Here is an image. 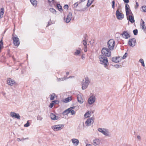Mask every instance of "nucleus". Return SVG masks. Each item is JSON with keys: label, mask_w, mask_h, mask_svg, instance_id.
Listing matches in <instances>:
<instances>
[{"label": "nucleus", "mask_w": 146, "mask_h": 146, "mask_svg": "<svg viewBox=\"0 0 146 146\" xmlns=\"http://www.w3.org/2000/svg\"><path fill=\"white\" fill-rule=\"evenodd\" d=\"M120 58V57L119 56L113 57L112 58L111 61L113 62L116 63H118L120 62V61L119 60H117V59Z\"/></svg>", "instance_id": "nucleus-21"}, {"label": "nucleus", "mask_w": 146, "mask_h": 146, "mask_svg": "<svg viewBox=\"0 0 146 146\" xmlns=\"http://www.w3.org/2000/svg\"><path fill=\"white\" fill-rule=\"evenodd\" d=\"M17 140L18 141H21V139L20 138H17Z\"/></svg>", "instance_id": "nucleus-59"}, {"label": "nucleus", "mask_w": 146, "mask_h": 146, "mask_svg": "<svg viewBox=\"0 0 146 146\" xmlns=\"http://www.w3.org/2000/svg\"><path fill=\"white\" fill-rule=\"evenodd\" d=\"M96 98L95 96H92L89 98L88 100V103L90 105L92 104L95 101Z\"/></svg>", "instance_id": "nucleus-14"}, {"label": "nucleus", "mask_w": 146, "mask_h": 146, "mask_svg": "<svg viewBox=\"0 0 146 146\" xmlns=\"http://www.w3.org/2000/svg\"><path fill=\"white\" fill-rule=\"evenodd\" d=\"M4 12V8H1L0 9V19H1L3 17Z\"/></svg>", "instance_id": "nucleus-24"}, {"label": "nucleus", "mask_w": 146, "mask_h": 146, "mask_svg": "<svg viewBox=\"0 0 146 146\" xmlns=\"http://www.w3.org/2000/svg\"><path fill=\"white\" fill-rule=\"evenodd\" d=\"M85 80L84 82V80H83L82 84V90H85L88 87L90 82L89 79L88 77H86L85 78Z\"/></svg>", "instance_id": "nucleus-3"}, {"label": "nucleus", "mask_w": 146, "mask_h": 146, "mask_svg": "<svg viewBox=\"0 0 146 146\" xmlns=\"http://www.w3.org/2000/svg\"><path fill=\"white\" fill-rule=\"evenodd\" d=\"M57 7L58 9L60 12H62L63 11L62 7L60 4H57Z\"/></svg>", "instance_id": "nucleus-26"}, {"label": "nucleus", "mask_w": 146, "mask_h": 146, "mask_svg": "<svg viewBox=\"0 0 146 146\" xmlns=\"http://www.w3.org/2000/svg\"><path fill=\"white\" fill-rule=\"evenodd\" d=\"M29 125L30 123L29 122V121H27V123L24 125V126L25 127H29Z\"/></svg>", "instance_id": "nucleus-40"}, {"label": "nucleus", "mask_w": 146, "mask_h": 146, "mask_svg": "<svg viewBox=\"0 0 146 146\" xmlns=\"http://www.w3.org/2000/svg\"><path fill=\"white\" fill-rule=\"evenodd\" d=\"M91 113L89 111H88L86 112L85 114L84 115V117L86 118H88L90 117V113Z\"/></svg>", "instance_id": "nucleus-29"}, {"label": "nucleus", "mask_w": 146, "mask_h": 146, "mask_svg": "<svg viewBox=\"0 0 146 146\" xmlns=\"http://www.w3.org/2000/svg\"><path fill=\"white\" fill-rule=\"evenodd\" d=\"M69 113H70L72 115H73L75 114L76 112L73 110H69Z\"/></svg>", "instance_id": "nucleus-38"}, {"label": "nucleus", "mask_w": 146, "mask_h": 146, "mask_svg": "<svg viewBox=\"0 0 146 146\" xmlns=\"http://www.w3.org/2000/svg\"><path fill=\"white\" fill-rule=\"evenodd\" d=\"M80 50H76V52H74V55H78L80 53Z\"/></svg>", "instance_id": "nucleus-33"}, {"label": "nucleus", "mask_w": 146, "mask_h": 146, "mask_svg": "<svg viewBox=\"0 0 146 146\" xmlns=\"http://www.w3.org/2000/svg\"><path fill=\"white\" fill-rule=\"evenodd\" d=\"M50 21H51V19H50V21L48 22V23L46 25V27H48L49 25H51L52 23H50Z\"/></svg>", "instance_id": "nucleus-52"}, {"label": "nucleus", "mask_w": 146, "mask_h": 146, "mask_svg": "<svg viewBox=\"0 0 146 146\" xmlns=\"http://www.w3.org/2000/svg\"><path fill=\"white\" fill-rule=\"evenodd\" d=\"M123 37L125 39H127L130 37V35L127 32V31H124L121 34Z\"/></svg>", "instance_id": "nucleus-11"}, {"label": "nucleus", "mask_w": 146, "mask_h": 146, "mask_svg": "<svg viewBox=\"0 0 146 146\" xmlns=\"http://www.w3.org/2000/svg\"><path fill=\"white\" fill-rule=\"evenodd\" d=\"M85 10V9H83L80 10H77V11H84Z\"/></svg>", "instance_id": "nucleus-49"}, {"label": "nucleus", "mask_w": 146, "mask_h": 146, "mask_svg": "<svg viewBox=\"0 0 146 146\" xmlns=\"http://www.w3.org/2000/svg\"><path fill=\"white\" fill-rule=\"evenodd\" d=\"M78 101L80 104H82L83 102V99L82 98L80 94H78L77 96Z\"/></svg>", "instance_id": "nucleus-19"}, {"label": "nucleus", "mask_w": 146, "mask_h": 146, "mask_svg": "<svg viewBox=\"0 0 146 146\" xmlns=\"http://www.w3.org/2000/svg\"><path fill=\"white\" fill-rule=\"evenodd\" d=\"M137 138L139 139H141V137L139 135H138L137 137Z\"/></svg>", "instance_id": "nucleus-62"}, {"label": "nucleus", "mask_w": 146, "mask_h": 146, "mask_svg": "<svg viewBox=\"0 0 146 146\" xmlns=\"http://www.w3.org/2000/svg\"><path fill=\"white\" fill-rule=\"evenodd\" d=\"M114 67L115 68H117L120 67V66L118 64H116L114 66Z\"/></svg>", "instance_id": "nucleus-50"}, {"label": "nucleus", "mask_w": 146, "mask_h": 146, "mask_svg": "<svg viewBox=\"0 0 146 146\" xmlns=\"http://www.w3.org/2000/svg\"><path fill=\"white\" fill-rule=\"evenodd\" d=\"M84 51L85 52H86L87 51V47H85V46H84Z\"/></svg>", "instance_id": "nucleus-57"}, {"label": "nucleus", "mask_w": 146, "mask_h": 146, "mask_svg": "<svg viewBox=\"0 0 146 146\" xmlns=\"http://www.w3.org/2000/svg\"><path fill=\"white\" fill-rule=\"evenodd\" d=\"M125 9L126 11V14L127 17L129 16V15L130 14V13H131L132 15L133 14L129 8V5L127 4H126L125 5Z\"/></svg>", "instance_id": "nucleus-10"}, {"label": "nucleus", "mask_w": 146, "mask_h": 146, "mask_svg": "<svg viewBox=\"0 0 146 146\" xmlns=\"http://www.w3.org/2000/svg\"><path fill=\"white\" fill-rule=\"evenodd\" d=\"M86 0H80V1H79V3H81V2H83L84 1H85Z\"/></svg>", "instance_id": "nucleus-60"}, {"label": "nucleus", "mask_w": 146, "mask_h": 146, "mask_svg": "<svg viewBox=\"0 0 146 146\" xmlns=\"http://www.w3.org/2000/svg\"><path fill=\"white\" fill-rule=\"evenodd\" d=\"M112 8L114 9L115 8V1L114 0H113L112 2Z\"/></svg>", "instance_id": "nucleus-42"}, {"label": "nucleus", "mask_w": 146, "mask_h": 146, "mask_svg": "<svg viewBox=\"0 0 146 146\" xmlns=\"http://www.w3.org/2000/svg\"><path fill=\"white\" fill-rule=\"evenodd\" d=\"M72 100V98H71L68 97L64 100V102L65 103H67L70 102Z\"/></svg>", "instance_id": "nucleus-28"}, {"label": "nucleus", "mask_w": 146, "mask_h": 146, "mask_svg": "<svg viewBox=\"0 0 146 146\" xmlns=\"http://www.w3.org/2000/svg\"><path fill=\"white\" fill-rule=\"evenodd\" d=\"M42 117H41L40 115H38L37 116V119L41 121L42 119Z\"/></svg>", "instance_id": "nucleus-41"}, {"label": "nucleus", "mask_w": 146, "mask_h": 146, "mask_svg": "<svg viewBox=\"0 0 146 146\" xmlns=\"http://www.w3.org/2000/svg\"><path fill=\"white\" fill-rule=\"evenodd\" d=\"M69 109L68 108V109L64 110L62 113L63 115H67L69 113Z\"/></svg>", "instance_id": "nucleus-27"}, {"label": "nucleus", "mask_w": 146, "mask_h": 146, "mask_svg": "<svg viewBox=\"0 0 146 146\" xmlns=\"http://www.w3.org/2000/svg\"><path fill=\"white\" fill-rule=\"evenodd\" d=\"M87 35L86 34H85L84 36V40H85L86 39V38H87Z\"/></svg>", "instance_id": "nucleus-56"}, {"label": "nucleus", "mask_w": 146, "mask_h": 146, "mask_svg": "<svg viewBox=\"0 0 146 146\" xmlns=\"http://www.w3.org/2000/svg\"><path fill=\"white\" fill-rule=\"evenodd\" d=\"M50 117L51 119L53 120H57L59 118L58 116H56L53 113H51L50 114Z\"/></svg>", "instance_id": "nucleus-20"}, {"label": "nucleus", "mask_w": 146, "mask_h": 146, "mask_svg": "<svg viewBox=\"0 0 146 146\" xmlns=\"http://www.w3.org/2000/svg\"><path fill=\"white\" fill-rule=\"evenodd\" d=\"M7 83L10 86H13L14 84H16L15 81L12 80L11 78H8L7 80Z\"/></svg>", "instance_id": "nucleus-15"}, {"label": "nucleus", "mask_w": 146, "mask_h": 146, "mask_svg": "<svg viewBox=\"0 0 146 146\" xmlns=\"http://www.w3.org/2000/svg\"><path fill=\"white\" fill-rule=\"evenodd\" d=\"M52 103L54 105L55 104H58L59 103V101L58 100H55L52 101Z\"/></svg>", "instance_id": "nucleus-36"}, {"label": "nucleus", "mask_w": 146, "mask_h": 146, "mask_svg": "<svg viewBox=\"0 0 146 146\" xmlns=\"http://www.w3.org/2000/svg\"><path fill=\"white\" fill-rule=\"evenodd\" d=\"M115 42L113 39H110L108 42V48L111 50H113L115 45Z\"/></svg>", "instance_id": "nucleus-5"}, {"label": "nucleus", "mask_w": 146, "mask_h": 146, "mask_svg": "<svg viewBox=\"0 0 146 146\" xmlns=\"http://www.w3.org/2000/svg\"><path fill=\"white\" fill-rule=\"evenodd\" d=\"M94 0H88L86 6L88 7L92 3Z\"/></svg>", "instance_id": "nucleus-30"}, {"label": "nucleus", "mask_w": 146, "mask_h": 146, "mask_svg": "<svg viewBox=\"0 0 146 146\" xmlns=\"http://www.w3.org/2000/svg\"><path fill=\"white\" fill-rule=\"evenodd\" d=\"M68 5H67V4L65 5L64 6V9H68Z\"/></svg>", "instance_id": "nucleus-44"}, {"label": "nucleus", "mask_w": 146, "mask_h": 146, "mask_svg": "<svg viewBox=\"0 0 146 146\" xmlns=\"http://www.w3.org/2000/svg\"><path fill=\"white\" fill-rule=\"evenodd\" d=\"M30 1L33 6L35 7L36 6L37 3L36 1V0H30Z\"/></svg>", "instance_id": "nucleus-25"}, {"label": "nucleus", "mask_w": 146, "mask_h": 146, "mask_svg": "<svg viewBox=\"0 0 146 146\" xmlns=\"http://www.w3.org/2000/svg\"><path fill=\"white\" fill-rule=\"evenodd\" d=\"M83 44L85 47H87V45L86 41L85 40H83Z\"/></svg>", "instance_id": "nucleus-34"}, {"label": "nucleus", "mask_w": 146, "mask_h": 146, "mask_svg": "<svg viewBox=\"0 0 146 146\" xmlns=\"http://www.w3.org/2000/svg\"><path fill=\"white\" fill-rule=\"evenodd\" d=\"M72 143L76 146H77L78 145L79 141V140L76 139H73L71 140Z\"/></svg>", "instance_id": "nucleus-22"}, {"label": "nucleus", "mask_w": 146, "mask_h": 146, "mask_svg": "<svg viewBox=\"0 0 146 146\" xmlns=\"http://www.w3.org/2000/svg\"><path fill=\"white\" fill-rule=\"evenodd\" d=\"M136 5L135 6V8L137 9L138 8V7L139 6V4L138 2H136Z\"/></svg>", "instance_id": "nucleus-46"}, {"label": "nucleus", "mask_w": 146, "mask_h": 146, "mask_svg": "<svg viewBox=\"0 0 146 146\" xmlns=\"http://www.w3.org/2000/svg\"><path fill=\"white\" fill-rule=\"evenodd\" d=\"M56 96L55 95V94L54 93H53L52 94L50 95V99L51 100H53L55 97L54 96Z\"/></svg>", "instance_id": "nucleus-32"}, {"label": "nucleus", "mask_w": 146, "mask_h": 146, "mask_svg": "<svg viewBox=\"0 0 146 146\" xmlns=\"http://www.w3.org/2000/svg\"><path fill=\"white\" fill-rule=\"evenodd\" d=\"M66 78L65 77H64L63 78H60L59 79V80H60L61 81H64V80H66Z\"/></svg>", "instance_id": "nucleus-47"}, {"label": "nucleus", "mask_w": 146, "mask_h": 146, "mask_svg": "<svg viewBox=\"0 0 146 146\" xmlns=\"http://www.w3.org/2000/svg\"><path fill=\"white\" fill-rule=\"evenodd\" d=\"M111 50L108 48L104 47L101 50V53L102 55L109 57L111 56Z\"/></svg>", "instance_id": "nucleus-2"}, {"label": "nucleus", "mask_w": 146, "mask_h": 146, "mask_svg": "<svg viewBox=\"0 0 146 146\" xmlns=\"http://www.w3.org/2000/svg\"><path fill=\"white\" fill-rule=\"evenodd\" d=\"M142 12L146 13V6L144 5L142 7Z\"/></svg>", "instance_id": "nucleus-35"}, {"label": "nucleus", "mask_w": 146, "mask_h": 146, "mask_svg": "<svg viewBox=\"0 0 146 146\" xmlns=\"http://www.w3.org/2000/svg\"><path fill=\"white\" fill-rule=\"evenodd\" d=\"M141 21H142V23L140 24L141 27L143 31H145L146 29L145 22L142 19H141Z\"/></svg>", "instance_id": "nucleus-23"}, {"label": "nucleus", "mask_w": 146, "mask_h": 146, "mask_svg": "<svg viewBox=\"0 0 146 146\" xmlns=\"http://www.w3.org/2000/svg\"><path fill=\"white\" fill-rule=\"evenodd\" d=\"M125 3H126L127 4L129 3V0H123Z\"/></svg>", "instance_id": "nucleus-53"}, {"label": "nucleus", "mask_w": 146, "mask_h": 146, "mask_svg": "<svg viewBox=\"0 0 146 146\" xmlns=\"http://www.w3.org/2000/svg\"><path fill=\"white\" fill-rule=\"evenodd\" d=\"M94 122V120L92 117H90L88 118L87 120L86 121L85 123L86 124V125L87 126H90L91 124H92Z\"/></svg>", "instance_id": "nucleus-12"}, {"label": "nucleus", "mask_w": 146, "mask_h": 146, "mask_svg": "<svg viewBox=\"0 0 146 146\" xmlns=\"http://www.w3.org/2000/svg\"><path fill=\"white\" fill-rule=\"evenodd\" d=\"M99 58L102 64L104 65L105 67L107 66L108 65V58L106 56L104 55H101L99 56Z\"/></svg>", "instance_id": "nucleus-1"}, {"label": "nucleus", "mask_w": 146, "mask_h": 146, "mask_svg": "<svg viewBox=\"0 0 146 146\" xmlns=\"http://www.w3.org/2000/svg\"><path fill=\"white\" fill-rule=\"evenodd\" d=\"M75 108V106H73V107H70V108H68V109H69L70 110H73V109H74Z\"/></svg>", "instance_id": "nucleus-55"}, {"label": "nucleus", "mask_w": 146, "mask_h": 146, "mask_svg": "<svg viewBox=\"0 0 146 146\" xmlns=\"http://www.w3.org/2000/svg\"><path fill=\"white\" fill-rule=\"evenodd\" d=\"M127 55V52L125 53L123 56L122 57V59H125Z\"/></svg>", "instance_id": "nucleus-43"}, {"label": "nucleus", "mask_w": 146, "mask_h": 146, "mask_svg": "<svg viewBox=\"0 0 146 146\" xmlns=\"http://www.w3.org/2000/svg\"><path fill=\"white\" fill-rule=\"evenodd\" d=\"M3 43L2 39H1L0 41V50L2 49V47L3 46Z\"/></svg>", "instance_id": "nucleus-37"}, {"label": "nucleus", "mask_w": 146, "mask_h": 146, "mask_svg": "<svg viewBox=\"0 0 146 146\" xmlns=\"http://www.w3.org/2000/svg\"><path fill=\"white\" fill-rule=\"evenodd\" d=\"M127 20L131 23H133L135 22V21L133 14L127 17Z\"/></svg>", "instance_id": "nucleus-17"}, {"label": "nucleus", "mask_w": 146, "mask_h": 146, "mask_svg": "<svg viewBox=\"0 0 146 146\" xmlns=\"http://www.w3.org/2000/svg\"><path fill=\"white\" fill-rule=\"evenodd\" d=\"M28 139V138H22L21 139V141H23L25 139Z\"/></svg>", "instance_id": "nucleus-58"}, {"label": "nucleus", "mask_w": 146, "mask_h": 146, "mask_svg": "<svg viewBox=\"0 0 146 146\" xmlns=\"http://www.w3.org/2000/svg\"><path fill=\"white\" fill-rule=\"evenodd\" d=\"M54 105V104L53 103H52V102L51 103H50V104L49 107L50 108H52L53 107Z\"/></svg>", "instance_id": "nucleus-45"}, {"label": "nucleus", "mask_w": 146, "mask_h": 146, "mask_svg": "<svg viewBox=\"0 0 146 146\" xmlns=\"http://www.w3.org/2000/svg\"><path fill=\"white\" fill-rule=\"evenodd\" d=\"M98 130L106 136H109V132L108 130L106 129L100 128L98 129Z\"/></svg>", "instance_id": "nucleus-7"}, {"label": "nucleus", "mask_w": 146, "mask_h": 146, "mask_svg": "<svg viewBox=\"0 0 146 146\" xmlns=\"http://www.w3.org/2000/svg\"><path fill=\"white\" fill-rule=\"evenodd\" d=\"M49 10L53 14H56V11L53 8H50V9H49Z\"/></svg>", "instance_id": "nucleus-31"}, {"label": "nucleus", "mask_w": 146, "mask_h": 146, "mask_svg": "<svg viewBox=\"0 0 146 146\" xmlns=\"http://www.w3.org/2000/svg\"><path fill=\"white\" fill-rule=\"evenodd\" d=\"M64 126V125L58 124L52 126L51 127V128L54 131H56L61 130L62 128V127Z\"/></svg>", "instance_id": "nucleus-6"}, {"label": "nucleus", "mask_w": 146, "mask_h": 146, "mask_svg": "<svg viewBox=\"0 0 146 146\" xmlns=\"http://www.w3.org/2000/svg\"><path fill=\"white\" fill-rule=\"evenodd\" d=\"M12 39L13 41V43L15 46H18L20 44L19 39L16 35H12Z\"/></svg>", "instance_id": "nucleus-4"}, {"label": "nucleus", "mask_w": 146, "mask_h": 146, "mask_svg": "<svg viewBox=\"0 0 146 146\" xmlns=\"http://www.w3.org/2000/svg\"><path fill=\"white\" fill-rule=\"evenodd\" d=\"M139 62H140L141 64L144 62L143 59L141 58L139 60Z\"/></svg>", "instance_id": "nucleus-54"}, {"label": "nucleus", "mask_w": 146, "mask_h": 146, "mask_svg": "<svg viewBox=\"0 0 146 146\" xmlns=\"http://www.w3.org/2000/svg\"><path fill=\"white\" fill-rule=\"evenodd\" d=\"M133 32L135 35H136L138 34V30L137 29H135L133 30Z\"/></svg>", "instance_id": "nucleus-39"}, {"label": "nucleus", "mask_w": 146, "mask_h": 146, "mask_svg": "<svg viewBox=\"0 0 146 146\" xmlns=\"http://www.w3.org/2000/svg\"><path fill=\"white\" fill-rule=\"evenodd\" d=\"M128 44L130 46H134L136 44V40L135 38H130L128 42Z\"/></svg>", "instance_id": "nucleus-8"}, {"label": "nucleus", "mask_w": 146, "mask_h": 146, "mask_svg": "<svg viewBox=\"0 0 146 146\" xmlns=\"http://www.w3.org/2000/svg\"><path fill=\"white\" fill-rule=\"evenodd\" d=\"M48 1L49 3H50L52 1L53 2V3H54V0H48Z\"/></svg>", "instance_id": "nucleus-51"}, {"label": "nucleus", "mask_w": 146, "mask_h": 146, "mask_svg": "<svg viewBox=\"0 0 146 146\" xmlns=\"http://www.w3.org/2000/svg\"><path fill=\"white\" fill-rule=\"evenodd\" d=\"M10 115L13 117L17 118L18 119H20L21 117L18 113H16L14 112H11Z\"/></svg>", "instance_id": "nucleus-13"}, {"label": "nucleus", "mask_w": 146, "mask_h": 146, "mask_svg": "<svg viewBox=\"0 0 146 146\" xmlns=\"http://www.w3.org/2000/svg\"><path fill=\"white\" fill-rule=\"evenodd\" d=\"M86 146H92L91 144H87L86 145Z\"/></svg>", "instance_id": "nucleus-61"}, {"label": "nucleus", "mask_w": 146, "mask_h": 146, "mask_svg": "<svg viewBox=\"0 0 146 146\" xmlns=\"http://www.w3.org/2000/svg\"><path fill=\"white\" fill-rule=\"evenodd\" d=\"M120 8H121V6L120 5L119 6V7H118L117 10H118L119 11V10L120 9Z\"/></svg>", "instance_id": "nucleus-64"}, {"label": "nucleus", "mask_w": 146, "mask_h": 146, "mask_svg": "<svg viewBox=\"0 0 146 146\" xmlns=\"http://www.w3.org/2000/svg\"><path fill=\"white\" fill-rule=\"evenodd\" d=\"M100 139L96 138L93 140L92 144L94 146H96L100 144Z\"/></svg>", "instance_id": "nucleus-18"}, {"label": "nucleus", "mask_w": 146, "mask_h": 146, "mask_svg": "<svg viewBox=\"0 0 146 146\" xmlns=\"http://www.w3.org/2000/svg\"><path fill=\"white\" fill-rule=\"evenodd\" d=\"M116 15L117 18L119 20H122L124 17L123 14L122 13H120L119 11L117 10L116 12Z\"/></svg>", "instance_id": "nucleus-9"}, {"label": "nucleus", "mask_w": 146, "mask_h": 146, "mask_svg": "<svg viewBox=\"0 0 146 146\" xmlns=\"http://www.w3.org/2000/svg\"><path fill=\"white\" fill-rule=\"evenodd\" d=\"M74 5L75 8L77 7L78 6V2H76V3H75L74 4Z\"/></svg>", "instance_id": "nucleus-48"}, {"label": "nucleus", "mask_w": 146, "mask_h": 146, "mask_svg": "<svg viewBox=\"0 0 146 146\" xmlns=\"http://www.w3.org/2000/svg\"><path fill=\"white\" fill-rule=\"evenodd\" d=\"M72 14L71 12H69L67 15L66 19L65 22L68 23H69L72 19Z\"/></svg>", "instance_id": "nucleus-16"}, {"label": "nucleus", "mask_w": 146, "mask_h": 146, "mask_svg": "<svg viewBox=\"0 0 146 146\" xmlns=\"http://www.w3.org/2000/svg\"><path fill=\"white\" fill-rule=\"evenodd\" d=\"M82 59L83 60H84L85 58V57L83 56V55L82 56H81Z\"/></svg>", "instance_id": "nucleus-63"}]
</instances>
